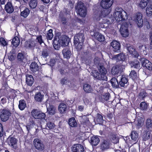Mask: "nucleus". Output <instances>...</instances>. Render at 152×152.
Wrapping results in <instances>:
<instances>
[{"label": "nucleus", "mask_w": 152, "mask_h": 152, "mask_svg": "<svg viewBox=\"0 0 152 152\" xmlns=\"http://www.w3.org/2000/svg\"><path fill=\"white\" fill-rule=\"evenodd\" d=\"M99 72L96 70H94L92 72V75L94 78L100 80H107V77L106 76L107 73L106 69L103 65L99 66Z\"/></svg>", "instance_id": "f257e3e1"}, {"label": "nucleus", "mask_w": 152, "mask_h": 152, "mask_svg": "<svg viewBox=\"0 0 152 152\" xmlns=\"http://www.w3.org/2000/svg\"><path fill=\"white\" fill-rule=\"evenodd\" d=\"M84 41V36L77 35L74 37V43L78 50H81Z\"/></svg>", "instance_id": "f03ea898"}, {"label": "nucleus", "mask_w": 152, "mask_h": 152, "mask_svg": "<svg viewBox=\"0 0 152 152\" xmlns=\"http://www.w3.org/2000/svg\"><path fill=\"white\" fill-rule=\"evenodd\" d=\"M115 58H116V62L117 64L119 65V66H121L122 68H125L127 64L126 61L125 55L123 53H120L118 55L115 56Z\"/></svg>", "instance_id": "7ed1b4c3"}, {"label": "nucleus", "mask_w": 152, "mask_h": 152, "mask_svg": "<svg viewBox=\"0 0 152 152\" xmlns=\"http://www.w3.org/2000/svg\"><path fill=\"white\" fill-rule=\"evenodd\" d=\"M75 10L77 14L82 17H85L87 14L86 7L83 4H78L75 7Z\"/></svg>", "instance_id": "20e7f679"}, {"label": "nucleus", "mask_w": 152, "mask_h": 152, "mask_svg": "<svg viewBox=\"0 0 152 152\" xmlns=\"http://www.w3.org/2000/svg\"><path fill=\"white\" fill-rule=\"evenodd\" d=\"M124 11L121 8H116L115 12L113 14L114 17L118 22H119L125 20V18L122 14Z\"/></svg>", "instance_id": "39448f33"}, {"label": "nucleus", "mask_w": 152, "mask_h": 152, "mask_svg": "<svg viewBox=\"0 0 152 152\" xmlns=\"http://www.w3.org/2000/svg\"><path fill=\"white\" fill-rule=\"evenodd\" d=\"M31 115L35 119L42 120L45 119L46 117V115L45 113L39 111L37 109H33L31 112Z\"/></svg>", "instance_id": "423d86ee"}, {"label": "nucleus", "mask_w": 152, "mask_h": 152, "mask_svg": "<svg viewBox=\"0 0 152 152\" xmlns=\"http://www.w3.org/2000/svg\"><path fill=\"white\" fill-rule=\"evenodd\" d=\"M10 111L8 109L4 108L0 111V117L3 122L7 121L11 116Z\"/></svg>", "instance_id": "0eeeda50"}, {"label": "nucleus", "mask_w": 152, "mask_h": 152, "mask_svg": "<svg viewBox=\"0 0 152 152\" xmlns=\"http://www.w3.org/2000/svg\"><path fill=\"white\" fill-rule=\"evenodd\" d=\"M70 39L68 37L65 35H62L60 36L58 42L62 46H66L68 45Z\"/></svg>", "instance_id": "6e6552de"}, {"label": "nucleus", "mask_w": 152, "mask_h": 152, "mask_svg": "<svg viewBox=\"0 0 152 152\" xmlns=\"http://www.w3.org/2000/svg\"><path fill=\"white\" fill-rule=\"evenodd\" d=\"M122 66H119V65L117 64L116 65L114 66L111 69V72L112 75L114 76L119 75L122 72L125 68H122Z\"/></svg>", "instance_id": "1a4fd4ad"}, {"label": "nucleus", "mask_w": 152, "mask_h": 152, "mask_svg": "<svg viewBox=\"0 0 152 152\" xmlns=\"http://www.w3.org/2000/svg\"><path fill=\"white\" fill-rule=\"evenodd\" d=\"M33 144L35 148L39 151H42L45 149V146L41 141L39 139H35Z\"/></svg>", "instance_id": "9d476101"}, {"label": "nucleus", "mask_w": 152, "mask_h": 152, "mask_svg": "<svg viewBox=\"0 0 152 152\" xmlns=\"http://www.w3.org/2000/svg\"><path fill=\"white\" fill-rule=\"evenodd\" d=\"M128 25L126 24V25L122 24L121 25L120 29V31L121 35L124 37H126L129 35L128 30Z\"/></svg>", "instance_id": "9b49d317"}, {"label": "nucleus", "mask_w": 152, "mask_h": 152, "mask_svg": "<svg viewBox=\"0 0 152 152\" xmlns=\"http://www.w3.org/2000/svg\"><path fill=\"white\" fill-rule=\"evenodd\" d=\"M135 20L137 23L138 27H142L143 24L142 14L140 12L136 13L135 16Z\"/></svg>", "instance_id": "f8f14e48"}, {"label": "nucleus", "mask_w": 152, "mask_h": 152, "mask_svg": "<svg viewBox=\"0 0 152 152\" xmlns=\"http://www.w3.org/2000/svg\"><path fill=\"white\" fill-rule=\"evenodd\" d=\"M72 152H84V149L83 145L80 144H74L72 148Z\"/></svg>", "instance_id": "ddd939ff"}, {"label": "nucleus", "mask_w": 152, "mask_h": 152, "mask_svg": "<svg viewBox=\"0 0 152 152\" xmlns=\"http://www.w3.org/2000/svg\"><path fill=\"white\" fill-rule=\"evenodd\" d=\"M113 3V0H102L101 2V6L104 9L109 8Z\"/></svg>", "instance_id": "4468645a"}, {"label": "nucleus", "mask_w": 152, "mask_h": 152, "mask_svg": "<svg viewBox=\"0 0 152 152\" xmlns=\"http://www.w3.org/2000/svg\"><path fill=\"white\" fill-rule=\"evenodd\" d=\"M110 45L113 48V50L115 52H118L120 50L121 45L119 42L114 40L110 43Z\"/></svg>", "instance_id": "2eb2a0df"}, {"label": "nucleus", "mask_w": 152, "mask_h": 152, "mask_svg": "<svg viewBox=\"0 0 152 152\" xmlns=\"http://www.w3.org/2000/svg\"><path fill=\"white\" fill-rule=\"evenodd\" d=\"M5 10L8 13H12L14 10V9L12 3L10 2H8L5 5Z\"/></svg>", "instance_id": "dca6fc26"}, {"label": "nucleus", "mask_w": 152, "mask_h": 152, "mask_svg": "<svg viewBox=\"0 0 152 152\" xmlns=\"http://www.w3.org/2000/svg\"><path fill=\"white\" fill-rule=\"evenodd\" d=\"M67 110V105L64 103L59 104L58 106V110L61 114L65 113Z\"/></svg>", "instance_id": "f3484780"}, {"label": "nucleus", "mask_w": 152, "mask_h": 152, "mask_svg": "<svg viewBox=\"0 0 152 152\" xmlns=\"http://www.w3.org/2000/svg\"><path fill=\"white\" fill-rule=\"evenodd\" d=\"M35 46V41L31 39L26 41L24 44V46L27 48L32 49L34 48Z\"/></svg>", "instance_id": "a211bd4d"}, {"label": "nucleus", "mask_w": 152, "mask_h": 152, "mask_svg": "<svg viewBox=\"0 0 152 152\" xmlns=\"http://www.w3.org/2000/svg\"><path fill=\"white\" fill-rule=\"evenodd\" d=\"M17 61L18 63L21 64H24L25 63L26 58L23 54L22 53H19L17 55Z\"/></svg>", "instance_id": "6ab92c4d"}, {"label": "nucleus", "mask_w": 152, "mask_h": 152, "mask_svg": "<svg viewBox=\"0 0 152 152\" xmlns=\"http://www.w3.org/2000/svg\"><path fill=\"white\" fill-rule=\"evenodd\" d=\"M68 123L70 128L76 127L77 126V121L74 117L70 118L68 120Z\"/></svg>", "instance_id": "aec40b11"}, {"label": "nucleus", "mask_w": 152, "mask_h": 152, "mask_svg": "<svg viewBox=\"0 0 152 152\" xmlns=\"http://www.w3.org/2000/svg\"><path fill=\"white\" fill-rule=\"evenodd\" d=\"M83 88L84 91L87 93H92L94 91L91 85L87 83L83 84Z\"/></svg>", "instance_id": "412c9836"}, {"label": "nucleus", "mask_w": 152, "mask_h": 152, "mask_svg": "<svg viewBox=\"0 0 152 152\" xmlns=\"http://www.w3.org/2000/svg\"><path fill=\"white\" fill-rule=\"evenodd\" d=\"M41 56L42 58H46L50 54V51L48 47L43 48L41 51Z\"/></svg>", "instance_id": "4be33fe9"}, {"label": "nucleus", "mask_w": 152, "mask_h": 152, "mask_svg": "<svg viewBox=\"0 0 152 152\" xmlns=\"http://www.w3.org/2000/svg\"><path fill=\"white\" fill-rule=\"evenodd\" d=\"M62 53L63 54L64 58L69 59L70 58L72 55L71 50L67 48L64 49L62 50Z\"/></svg>", "instance_id": "5701e85b"}, {"label": "nucleus", "mask_w": 152, "mask_h": 152, "mask_svg": "<svg viewBox=\"0 0 152 152\" xmlns=\"http://www.w3.org/2000/svg\"><path fill=\"white\" fill-rule=\"evenodd\" d=\"M26 83L29 86H31L34 82V79L33 76L31 75L27 74L26 75Z\"/></svg>", "instance_id": "b1692460"}, {"label": "nucleus", "mask_w": 152, "mask_h": 152, "mask_svg": "<svg viewBox=\"0 0 152 152\" xmlns=\"http://www.w3.org/2000/svg\"><path fill=\"white\" fill-rule=\"evenodd\" d=\"M17 90H15L10 88L7 92V95L9 98L14 99L16 97V93L17 92Z\"/></svg>", "instance_id": "393cba45"}, {"label": "nucleus", "mask_w": 152, "mask_h": 152, "mask_svg": "<svg viewBox=\"0 0 152 152\" xmlns=\"http://www.w3.org/2000/svg\"><path fill=\"white\" fill-rule=\"evenodd\" d=\"M110 147L109 142L106 140H104L100 145V148L102 151H104Z\"/></svg>", "instance_id": "a878e982"}, {"label": "nucleus", "mask_w": 152, "mask_h": 152, "mask_svg": "<svg viewBox=\"0 0 152 152\" xmlns=\"http://www.w3.org/2000/svg\"><path fill=\"white\" fill-rule=\"evenodd\" d=\"M152 131L146 129L144 130L142 137L144 141H146L150 139L151 132Z\"/></svg>", "instance_id": "bb28decb"}, {"label": "nucleus", "mask_w": 152, "mask_h": 152, "mask_svg": "<svg viewBox=\"0 0 152 152\" xmlns=\"http://www.w3.org/2000/svg\"><path fill=\"white\" fill-rule=\"evenodd\" d=\"M128 80V77L125 75H123L119 82V84L121 87H124L125 84H127Z\"/></svg>", "instance_id": "cd10ccee"}, {"label": "nucleus", "mask_w": 152, "mask_h": 152, "mask_svg": "<svg viewBox=\"0 0 152 152\" xmlns=\"http://www.w3.org/2000/svg\"><path fill=\"white\" fill-rule=\"evenodd\" d=\"M20 15H21L25 18H26L29 14L30 10L29 9L26 7L24 8V9H22L20 10Z\"/></svg>", "instance_id": "c85d7f7f"}, {"label": "nucleus", "mask_w": 152, "mask_h": 152, "mask_svg": "<svg viewBox=\"0 0 152 152\" xmlns=\"http://www.w3.org/2000/svg\"><path fill=\"white\" fill-rule=\"evenodd\" d=\"M30 70L33 72H35L38 71L39 66L37 63L35 62H32L30 64Z\"/></svg>", "instance_id": "c756f323"}, {"label": "nucleus", "mask_w": 152, "mask_h": 152, "mask_svg": "<svg viewBox=\"0 0 152 152\" xmlns=\"http://www.w3.org/2000/svg\"><path fill=\"white\" fill-rule=\"evenodd\" d=\"M47 111L49 115H53L56 113V108L54 106L50 105L47 108Z\"/></svg>", "instance_id": "7c9ffc66"}, {"label": "nucleus", "mask_w": 152, "mask_h": 152, "mask_svg": "<svg viewBox=\"0 0 152 152\" xmlns=\"http://www.w3.org/2000/svg\"><path fill=\"white\" fill-rule=\"evenodd\" d=\"M44 96L42 95L39 92L36 93L34 96L35 100L37 102H41Z\"/></svg>", "instance_id": "2f4dec72"}, {"label": "nucleus", "mask_w": 152, "mask_h": 152, "mask_svg": "<svg viewBox=\"0 0 152 152\" xmlns=\"http://www.w3.org/2000/svg\"><path fill=\"white\" fill-rule=\"evenodd\" d=\"M110 83L113 88H119V82H118L117 79L115 77H113L111 79Z\"/></svg>", "instance_id": "473e14b6"}, {"label": "nucleus", "mask_w": 152, "mask_h": 152, "mask_svg": "<svg viewBox=\"0 0 152 152\" xmlns=\"http://www.w3.org/2000/svg\"><path fill=\"white\" fill-rule=\"evenodd\" d=\"M90 141L92 145L94 146H96L99 142L100 140L98 137L95 136L91 137Z\"/></svg>", "instance_id": "72a5a7b5"}, {"label": "nucleus", "mask_w": 152, "mask_h": 152, "mask_svg": "<svg viewBox=\"0 0 152 152\" xmlns=\"http://www.w3.org/2000/svg\"><path fill=\"white\" fill-rule=\"evenodd\" d=\"M20 40L19 37L17 36L14 37L12 41V44L15 48L17 47L19 45Z\"/></svg>", "instance_id": "f704fd0d"}, {"label": "nucleus", "mask_w": 152, "mask_h": 152, "mask_svg": "<svg viewBox=\"0 0 152 152\" xmlns=\"http://www.w3.org/2000/svg\"><path fill=\"white\" fill-rule=\"evenodd\" d=\"M149 0H141L138 6L141 9H144L147 5Z\"/></svg>", "instance_id": "c9c22d12"}, {"label": "nucleus", "mask_w": 152, "mask_h": 152, "mask_svg": "<svg viewBox=\"0 0 152 152\" xmlns=\"http://www.w3.org/2000/svg\"><path fill=\"white\" fill-rule=\"evenodd\" d=\"M94 36L96 39L100 42H103L105 40V38L104 35L100 33H96Z\"/></svg>", "instance_id": "e433bc0d"}, {"label": "nucleus", "mask_w": 152, "mask_h": 152, "mask_svg": "<svg viewBox=\"0 0 152 152\" xmlns=\"http://www.w3.org/2000/svg\"><path fill=\"white\" fill-rule=\"evenodd\" d=\"M128 50L129 53L132 55L134 58H137L138 57L139 54L136 51L135 49L130 47L128 48Z\"/></svg>", "instance_id": "4c0bfd02"}, {"label": "nucleus", "mask_w": 152, "mask_h": 152, "mask_svg": "<svg viewBox=\"0 0 152 152\" xmlns=\"http://www.w3.org/2000/svg\"><path fill=\"white\" fill-rule=\"evenodd\" d=\"M26 106L25 101L24 99H21L19 101L18 107L21 110H24Z\"/></svg>", "instance_id": "58836bf2"}, {"label": "nucleus", "mask_w": 152, "mask_h": 152, "mask_svg": "<svg viewBox=\"0 0 152 152\" xmlns=\"http://www.w3.org/2000/svg\"><path fill=\"white\" fill-rule=\"evenodd\" d=\"M147 95L146 91L144 89H142L138 94V97L140 99H143L147 96Z\"/></svg>", "instance_id": "ea45409f"}, {"label": "nucleus", "mask_w": 152, "mask_h": 152, "mask_svg": "<svg viewBox=\"0 0 152 152\" xmlns=\"http://www.w3.org/2000/svg\"><path fill=\"white\" fill-rule=\"evenodd\" d=\"M146 129L152 131V120L148 118L146 121Z\"/></svg>", "instance_id": "a19ab883"}, {"label": "nucleus", "mask_w": 152, "mask_h": 152, "mask_svg": "<svg viewBox=\"0 0 152 152\" xmlns=\"http://www.w3.org/2000/svg\"><path fill=\"white\" fill-rule=\"evenodd\" d=\"M138 134L137 132L134 130L132 131L130 134V137L132 140L135 142L138 138Z\"/></svg>", "instance_id": "79ce46f5"}, {"label": "nucleus", "mask_w": 152, "mask_h": 152, "mask_svg": "<svg viewBox=\"0 0 152 152\" xmlns=\"http://www.w3.org/2000/svg\"><path fill=\"white\" fill-rule=\"evenodd\" d=\"M130 64L132 67L135 68L139 69L140 67V64L139 62L136 60L134 61H131Z\"/></svg>", "instance_id": "37998d69"}, {"label": "nucleus", "mask_w": 152, "mask_h": 152, "mask_svg": "<svg viewBox=\"0 0 152 152\" xmlns=\"http://www.w3.org/2000/svg\"><path fill=\"white\" fill-rule=\"evenodd\" d=\"M17 141L16 139L14 137H12L9 138L8 141V143L10 145L13 147L15 145L17 144Z\"/></svg>", "instance_id": "c03bdc74"}, {"label": "nucleus", "mask_w": 152, "mask_h": 152, "mask_svg": "<svg viewBox=\"0 0 152 152\" xmlns=\"http://www.w3.org/2000/svg\"><path fill=\"white\" fill-rule=\"evenodd\" d=\"M146 15L148 17L152 15V5L149 4L147 6L146 10Z\"/></svg>", "instance_id": "a18cd8bd"}, {"label": "nucleus", "mask_w": 152, "mask_h": 152, "mask_svg": "<svg viewBox=\"0 0 152 152\" xmlns=\"http://www.w3.org/2000/svg\"><path fill=\"white\" fill-rule=\"evenodd\" d=\"M129 76L133 80H134L138 78L137 73L134 70H132L130 72Z\"/></svg>", "instance_id": "49530a36"}, {"label": "nucleus", "mask_w": 152, "mask_h": 152, "mask_svg": "<svg viewBox=\"0 0 152 152\" xmlns=\"http://www.w3.org/2000/svg\"><path fill=\"white\" fill-rule=\"evenodd\" d=\"M96 121L99 124L102 125L104 122L103 116L99 113H97V114Z\"/></svg>", "instance_id": "de8ad7c7"}, {"label": "nucleus", "mask_w": 152, "mask_h": 152, "mask_svg": "<svg viewBox=\"0 0 152 152\" xmlns=\"http://www.w3.org/2000/svg\"><path fill=\"white\" fill-rule=\"evenodd\" d=\"M53 30L50 29L47 32L46 37L48 40H52L53 37Z\"/></svg>", "instance_id": "09e8293b"}, {"label": "nucleus", "mask_w": 152, "mask_h": 152, "mask_svg": "<svg viewBox=\"0 0 152 152\" xmlns=\"http://www.w3.org/2000/svg\"><path fill=\"white\" fill-rule=\"evenodd\" d=\"M37 0H30L29 5L31 8L34 9L37 7Z\"/></svg>", "instance_id": "8fccbe9b"}, {"label": "nucleus", "mask_w": 152, "mask_h": 152, "mask_svg": "<svg viewBox=\"0 0 152 152\" xmlns=\"http://www.w3.org/2000/svg\"><path fill=\"white\" fill-rule=\"evenodd\" d=\"M70 14V11L68 9H64L62 11H61L59 14V15L63 16H67V15H69Z\"/></svg>", "instance_id": "3c124183"}, {"label": "nucleus", "mask_w": 152, "mask_h": 152, "mask_svg": "<svg viewBox=\"0 0 152 152\" xmlns=\"http://www.w3.org/2000/svg\"><path fill=\"white\" fill-rule=\"evenodd\" d=\"M148 105L145 102H141L140 104V107L142 110H146L148 108Z\"/></svg>", "instance_id": "603ef678"}, {"label": "nucleus", "mask_w": 152, "mask_h": 152, "mask_svg": "<svg viewBox=\"0 0 152 152\" xmlns=\"http://www.w3.org/2000/svg\"><path fill=\"white\" fill-rule=\"evenodd\" d=\"M59 18L61 20L62 23L63 24L65 25L67 22V19L64 16H61L59 15Z\"/></svg>", "instance_id": "864d4df0"}, {"label": "nucleus", "mask_w": 152, "mask_h": 152, "mask_svg": "<svg viewBox=\"0 0 152 152\" xmlns=\"http://www.w3.org/2000/svg\"><path fill=\"white\" fill-rule=\"evenodd\" d=\"M141 61H142V65L143 66L146 65L149 61L148 60L144 58H141Z\"/></svg>", "instance_id": "5fc2aeb1"}, {"label": "nucleus", "mask_w": 152, "mask_h": 152, "mask_svg": "<svg viewBox=\"0 0 152 152\" xmlns=\"http://www.w3.org/2000/svg\"><path fill=\"white\" fill-rule=\"evenodd\" d=\"M143 67H145L146 68L149 70H152V64L149 61Z\"/></svg>", "instance_id": "6e6d98bb"}, {"label": "nucleus", "mask_w": 152, "mask_h": 152, "mask_svg": "<svg viewBox=\"0 0 152 152\" xmlns=\"http://www.w3.org/2000/svg\"><path fill=\"white\" fill-rule=\"evenodd\" d=\"M103 12L102 11L101 12L100 14H99V17H98L96 18V20L97 21H100L101 19H102V20H104L102 18L103 17H104L106 15H103Z\"/></svg>", "instance_id": "4d7b16f0"}, {"label": "nucleus", "mask_w": 152, "mask_h": 152, "mask_svg": "<svg viewBox=\"0 0 152 152\" xmlns=\"http://www.w3.org/2000/svg\"><path fill=\"white\" fill-rule=\"evenodd\" d=\"M0 42L1 45L3 46H5L7 44V43L3 37L0 38Z\"/></svg>", "instance_id": "13d9d810"}, {"label": "nucleus", "mask_w": 152, "mask_h": 152, "mask_svg": "<svg viewBox=\"0 0 152 152\" xmlns=\"http://www.w3.org/2000/svg\"><path fill=\"white\" fill-rule=\"evenodd\" d=\"M37 41L40 44H41L43 42L42 39V37L41 35H40L37 36Z\"/></svg>", "instance_id": "bf43d9fd"}, {"label": "nucleus", "mask_w": 152, "mask_h": 152, "mask_svg": "<svg viewBox=\"0 0 152 152\" xmlns=\"http://www.w3.org/2000/svg\"><path fill=\"white\" fill-rule=\"evenodd\" d=\"M55 63L56 61L55 60L53 59H51L49 62L48 65L52 67L55 65Z\"/></svg>", "instance_id": "052dcab7"}, {"label": "nucleus", "mask_w": 152, "mask_h": 152, "mask_svg": "<svg viewBox=\"0 0 152 152\" xmlns=\"http://www.w3.org/2000/svg\"><path fill=\"white\" fill-rule=\"evenodd\" d=\"M54 124L50 122H48L46 124L47 127L50 129H52L53 128V125Z\"/></svg>", "instance_id": "680f3d73"}, {"label": "nucleus", "mask_w": 152, "mask_h": 152, "mask_svg": "<svg viewBox=\"0 0 152 152\" xmlns=\"http://www.w3.org/2000/svg\"><path fill=\"white\" fill-rule=\"evenodd\" d=\"M3 127L2 124L0 123V137H1L3 136Z\"/></svg>", "instance_id": "e2e57ef3"}, {"label": "nucleus", "mask_w": 152, "mask_h": 152, "mask_svg": "<svg viewBox=\"0 0 152 152\" xmlns=\"http://www.w3.org/2000/svg\"><path fill=\"white\" fill-rule=\"evenodd\" d=\"M57 43L56 44L55 43H54L53 47L56 50H59L60 48L61 45L59 42H57Z\"/></svg>", "instance_id": "0e129e2a"}, {"label": "nucleus", "mask_w": 152, "mask_h": 152, "mask_svg": "<svg viewBox=\"0 0 152 152\" xmlns=\"http://www.w3.org/2000/svg\"><path fill=\"white\" fill-rule=\"evenodd\" d=\"M125 142L128 144H132V140L130 139L129 136H127L124 138Z\"/></svg>", "instance_id": "69168bd1"}, {"label": "nucleus", "mask_w": 152, "mask_h": 152, "mask_svg": "<svg viewBox=\"0 0 152 152\" xmlns=\"http://www.w3.org/2000/svg\"><path fill=\"white\" fill-rule=\"evenodd\" d=\"M67 79L65 77L62 78L60 80V83L62 85L65 84L67 83Z\"/></svg>", "instance_id": "338daca9"}, {"label": "nucleus", "mask_w": 152, "mask_h": 152, "mask_svg": "<svg viewBox=\"0 0 152 152\" xmlns=\"http://www.w3.org/2000/svg\"><path fill=\"white\" fill-rule=\"evenodd\" d=\"M59 71L61 74L62 75H66V74L68 73L67 72H65V69L62 68L60 69Z\"/></svg>", "instance_id": "774afa93"}]
</instances>
